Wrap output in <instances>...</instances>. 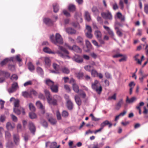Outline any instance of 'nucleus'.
<instances>
[{"instance_id": "f257e3e1", "label": "nucleus", "mask_w": 148, "mask_h": 148, "mask_svg": "<svg viewBox=\"0 0 148 148\" xmlns=\"http://www.w3.org/2000/svg\"><path fill=\"white\" fill-rule=\"evenodd\" d=\"M58 47L59 49L64 53H62L61 51H52L50 48L47 47L44 48L43 51L45 52L48 54H55L57 53L59 56L64 59H69L71 58L69 56V52L66 49L60 46H58Z\"/></svg>"}, {"instance_id": "f03ea898", "label": "nucleus", "mask_w": 148, "mask_h": 148, "mask_svg": "<svg viewBox=\"0 0 148 148\" xmlns=\"http://www.w3.org/2000/svg\"><path fill=\"white\" fill-rule=\"evenodd\" d=\"M49 38L51 42L55 45L58 44H62L63 43V39L61 35L58 33H57L55 37L53 34H51Z\"/></svg>"}, {"instance_id": "7ed1b4c3", "label": "nucleus", "mask_w": 148, "mask_h": 148, "mask_svg": "<svg viewBox=\"0 0 148 148\" xmlns=\"http://www.w3.org/2000/svg\"><path fill=\"white\" fill-rule=\"evenodd\" d=\"M92 87L98 94H100L101 93L102 90V87L98 80H95L94 83L92 84Z\"/></svg>"}, {"instance_id": "20e7f679", "label": "nucleus", "mask_w": 148, "mask_h": 148, "mask_svg": "<svg viewBox=\"0 0 148 148\" xmlns=\"http://www.w3.org/2000/svg\"><path fill=\"white\" fill-rule=\"evenodd\" d=\"M66 46L69 49L77 53H80L82 52L81 49L77 45H74L71 47L68 44H66Z\"/></svg>"}, {"instance_id": "39448f33", "label": "nucleus", "mask_w": 148, "mask_h": 148, "mask_svg": "<svg viewBox=\"0 0 148 148\" xmlns=\"http://www.w3.org/2000/svg\"><path fill=\"white\" fill-rule=\"evenodd\" d=\"M58 97H59L57 95L54 96L53 98L51 97H49L47 99L48 103L51 104H52L53 105H56L57 104V100L55 99L56 98H57Z\"/></svg>"}, {"instance_id": "423d86ee", "label": "nucleus", "mask_w": 148, "mask_h": 148, "mask_svg": "<svg viewBox=\"0 0 148 148\" xmlns=\"http://www.w3.org/2000/svg\"><path fill=\"white\" fill-rule=\"evenodd\" d=\"M72 59L73 61L78 63H81L83 62L82 58L79 55L75 54L72 58Z\"/></svg>"}, {"instance_id": "0eeeda50", "label": "nucleus", "mask_w": 148, "mask_h": 148, "mask_svg": "<svg viewBox=\"0 0 148 148\" xmlns=\"http://www.w3.org/2000/svg\"><path fill=\"white\" fill-rule=\"evenodd\" d=\"M101 16L103 18L105 19L111 20L112 19V16L111 13L109 11L101 13Z\"/></svg>"}, {"instance_id": "6e6552de", "label": "nucleus", "mask_w": 148, "mask_h": 148, "mask_svg": "<svg viewBox=\"0 0 148 148\" xmlns=\"http://www.w3.org/2000/svg\"><path fill=\"white\" fill-rule=\"evenodd\" d=\"M18 86L17 83L14 82L12 85V87L8 89V92L10 93H12L15 92L18 88Z\"/></svg>"}, {"instance_id": "1a4fd4ad", "label": "nucleus", "mask_w": 148, "mask_h": 148, "mask_svg": "<svg viewBox=\"0 0 148 148\" xmlns=\"http://www.w3.org/2000/svg\"><path fill=\"white\" fill-rule=\"evenodd\" d=\"M53 67L55 70L51 71V72L56 74H58L60 73V66L59 65L56 63H53Z\"/></svg>"}, {"instance_id": "9d476101", "label": "nucleus", "mask_w": 148, "mask_h": 148, "mask_svg": "<svg viewBox=\"0 0 148 148\" xmlns=\"http://www.w3.org/2000/svg\"><path fill=\"white\" fill-rule=\"evenodd\" d=\"M14 57H11L10 58H6L0 62V65L1 66H3L5 65L9 61H12V62H14Z\"/></svg>"}, {"instance_id": "9b49d317", "label": "nucleus", "mask_w": 148, "mask_h": 148, "mask_svg": "<svg viewBox=\"0 0 148 148\" xmlns=\"http://www.w3.org/2000/svg\"><path fill=\"white\" fill-rule=\"evenodd\" d=\"M65 31L69 34H76V31L71 27H66L64 29Z\"/></svg>"}, {"instance_id": "f8f14e48", "label": "nucleus", "mask_w": 148, "mask_h": 148, "mask_svg": "<svg viewBox=\"0 0 148 148\" xmlns=\"http://www.w3.org/2000/svg\"><path fill=\"white\" fill-rule=\"evenodd\" d=\"M36 104L37 107L40 108L42 110V114H44L45 113L44 107L41 102L40 101H37L36 102Z\"/></svg>"}, {"instance_id": "ddd939ff", "label": "nucleus", "mask_w": 148, "mask_h": 148, "mask_svg": "<svg viewBox=\"0 0 148 148\" xmlns=\"http://www.w3.org/2000/svg\"><path fill=\"white\" fill-rule=\"evenodd\" d=\"M43 22L47 25L50 26L53 24V21L48 18H45L43 19Z\"/></svg>"}, {"instance_id": "4468645a", "label": "nucleus", "mask_w": 148, "mask_h": 148, "mask_svg": "<svg viewBox=\"0 0 148 148\" xmlns=\"http://www.w3.org/2000/svg\"><path fill=\"white\" fill-rule=\"evenodd\" d=\"M15 127V124L10 122H8L6 125V128L8 130H10Z\"/></svg>"}, {"instance_id": "2eb2a0df", "label": "nucleus", "mask_w": 148, "mask_h": 148, "mask_svg": "<svg viewBox=\"0 0 148 148\" xmlns=\"http://www.w3.org/2000/svg\"><path fill=\"white\" fill-rule=\"evenodd\" d=\"M107 125H108V127H110L112 124L111 123H110L108 120H106L103 122L100 125V126L103 129V127Z\"/></svg>"}, {"instance_id": "dca6fc26", "label": "nucleus", "mask_w": 148, "mask_h": 148, "mask_svg": "<svg viewBox=\"0 0 148 148\" xmlns=\"http://www.w3.org/2000/svg\"><path fill=\"white\" fill-rule=\"evenodd\" d=\"M104 29L108 32V34L112 37L113 38L114 36V34L113 31L108 27L104 25L103 26Z\"/></svg>"}, {"instance_id": "f3484780", "label": "nucleus", "mask_w": 148, "mask_h": 148, "mask_svg": "<svg viewBox=\"0 0 148 148\" xmlns=\"http://www.w3.org/2000/svg\"><path fill=\"white\" fill-rule=\"evenodd\" d=\"M29 127L31 132L34 134L36 128L33 123L32 122H29Z\"/></svg>"}, {"instance_id": "a211bd4d", "label": "nucleus", "mask_w": 148, "mask_h": 148, "mask_svg": "<svg viewBox=\"0 0 148 148\" xmlns=\"http://www.w3.org/2000/svg\"><path fill=\"white\" fill-rule=\"evenodd\" d=\"M13 139L15 144L16 145L19 144V137L18 134H14Z\"/></svg>"}, {"instance_id": "6ab92c4d", "label": "nucleus", "mask_w": 148, "mask_h": 148, "mask_svg": "<svg viewBox=\"0 0 148 148\" xmlns=\"http://www.w3.org/2000/svg\"><path fill=\"white\" fill-rule=\"evenodd\" d=\"M137 99L136 97H133L131 98L130 99H129L128 97H127L126 102L129 103H132L134 102L135 101H136Z\"/></svg>"}, {"instance_id": "aec40b11", "label": "nucleus", "mask_w": 148, "mask_h": 148, "mask_svg": "<svg viewBox=\"0 0 148 148\" xmlns=\"http://www.w3.org/2000/svg\"><path fill=\"white\" fill-rule=\"evenodd\" d=\"M123 103L122 99H121L115 105V108L118 110H119L121 108V106Z\"/></svg>"}, {"instance_id": "412c9836", "label": "nucleus", "mask_w": 148, "mask_h": 148, "mask_svg": "<svg viewBox=\"0 0 148 148\" xmlns=\"http://www.w3.org/2000/svg\"><path fill=\"white\" fill-rule=\"evenodd\" d=\"M75 99L76 103L78 106H79L81 105L82 101L79 96L78 95H76L75 96Z\"/></svg>"}, {"instance_id": "4be33fe9", "label": "nucleus", "mask_w": 148, "mask_h": 148, "mask_svg": "<svg viewBox=\"0 0 148 148\" xmlns=\"http://www.w3.org/2000/svg\"><path fill=\"white\" fill-rule=\"evenodd\" d=\"M44 61L46 66H49L50 65L51 60L49 58L47 57H44Z\"/></svg>"}, {"instance_id": "5701e85b", "label": "nucleus", "mask_w": 148, "mask_h": 148, "mask_svg": "<svg viewBox=\"0 0 148 148\" xmlns=\"http://www.w3.org/2000/svg\"><path fill=\"white\" fill-rule=\"evenodd\" d=\"M76 40L77 42L81 45L83 46V39L82 37L79 36H78Z\"/></svg>"}, {"instance_id": "b1692460", "label": "nucleus", "mask_w": 148, "mask_h": 148, "mask_svg": "<svg viewBox=\"0 0 148 148\" xmlns=\"http://www.w3.org/2000/svg\"><path fill=\"white\" fill-rule=\"evenodd\" d=\"M67 106L68 109L69 110H71L72 109L73 104L72 102L70 99H68L66 101Z\"/></svg>"}, {"instance_id": "393cba45", "label": "nucleus", "mask_w": 148, "mask_h": 148, "mask_svg": "<svg viewBox=\"0 0 148 148\" xmlns=\"http://www.w3.org/2000/svg\"><path fill=\"white\" fill-rule=\"evenodd\" d=\"M84 15L86 20L87 21H90L91 20V18L89 12L87 11H85L84 12Z\"/></svg>"}, {"instance_id": "a878e982", "label": "nucleus", "mask_w": 148, "mask_h": 148, "mask_svg": "<svg viewBox=\"0 0 148 148\" xmlns=\"http://www.w3.org/2000/svg\"><path fill=\"white\" fill-rule=\"evenodd\" d=\"M51 89L53 92H57L58 90V86L57 85H54V84L51 86Z\"/></svg>"}, {"instance_id": "bb28decb", "label": "nucleus", "mask_w": 148, "mask_h": 148, "mask_svg": "<svg viewBox=\"0 0 148 148\" xmlns=\"http://www.w3.org/2000/svg\"><path fill=\"white\" fill-rule=\"evenodd\" d=\"M82 14L81 13H76L75 15V18L80 22L82 21V19L81 17Z\"/></svg>"}, {"instance_id": "cd10ccee", "label": "nucleus", "mask_w": 148, "mask_h": 148, "mask_svg": "<svg viewBox=\"0 0 148 148\" xmlns=\"http://www.w3.org/2000/svg\"><path fill=\"white\" fill-rule=\"evenodd\" d=\"M45 82L46 84L50 86V87L54 84V82L49 79H46L45 80Z\"/></svg>"}, {"instance_id": "c85d7f7f", "label": "nucleus", "mask_w": 148, "mask_h": 148, "mask_svg": "<svg viewBox=\"0 0 148 148\" xmlns=\"http://www.w3.org/2000/svg\"><path fill=\"white\" fill-rule=\"evenodd\" d=\"M95 34L97 39L101 38L102 34L101 32L99 30H97L95 31Z\"/></svg>"}, {"instance_id": "c756f323", "label": "nucleus", "mask_w": 148, "mask_h": 148, "mask_svg": "<svg viewBox=\"0 0 148 148\" xmlns=\"http://www.w3.org/2000/svg\"><path fill=\"white\" fill-rule=\"evenodd\" d=\"M117 17L121 19V21H124L125 20V17L123 16L122 14L120 12H118L116 14Z\"/></svg>"}, {"instance_id": "7c9ffc66", "label": "nucleus", "mask_w": 148, "mask_h": 148, "mask_svg": "<svg viewBox=\"0 0 148 148\" xmlns=\"http://www.w3.org/2000/svg\"><path fill=\"white\" fill-rule=\"evenodd\" d=\"M92 11L95 14H99V12L98 9L96 6H93L91 9Z\"/></svg>"}, {"instance_id": "2f4dec72", "label": "nucleus", "mask_w": 148, "mask_h": 148, "mask_svg": "<svg viewBox=\"0 0 148 148\" xmlns=\"http://www.w3.org/2000/svg\"><path fill=\"white\" fill-rule=\"evenodd\" d=\"M53 5L54 12L55 13L57 12L59 9L58 5L56 3H54L53 4Z\"/></svg>"}, {"instance_id": "473e14b6", "label": "nucleus", "mask_w": 148, "mask_h": 148, "mask_svg": "<svg viewBox=\"0 0 148 148\" xmlns=\"http://www.w3.org/2000/svg\"><path fill=\"white\" fill-rule=\"evenodd\" d=\"M28 68L31 71H33L34 69V67L33 64L29 62L28 64Z\"/></svg>"}, {"instance_id": "72a5a7b5", "label": "nucleus", "mask_w": 148, "mask_h": 148, "mask_svg": "<svg viewBox=\"0 0 148 148\" xmlns=\"http://www.w3.org/2000/svg\"><path fill=\"white\" fill-rule=\"evenodd\" d=\"M22 96L25 97H31L30 92H28L27 91L23 92H22Z\"/></svg>"}, {"instance_id": "f704fd0d", "label": "nucleus", "mask_w": 148, "mask_h": 148, "mask_svg": "<svg viewBox=\"0 0 148 148\" xmlns=\"http://www.w3.org/2000/svg\"><path fill=\"white\" fill-rule=\"evenodd\" d=\"M72 85L73 89L74 91L75 92L77 93H78L79 91V89L78 86L75 84H73Z\"/></svg>"}, {"instance_id": "c9c22d12", "label": "nucleus", "mask_w": 148, "mask_h": 148, "mask_svg": "<svg viewBox=\"0 0 148 148\" xmlns=\"http://www.w3.org/2000/svg\"><path fill=\"white\" fill-rule=\"evenodd\" d=\"M15 58L16 60L19 62V65L20 66H21L22 65V64L21 63V59L20 58V55H18L16 56L15 57Z\"/></svg>"}, {"instance_id": "e433bc0d", "label": "nucleus", "mask_w": 148, "mask_h": 148, "mask_svg": "<svg viewBox=\"0 0 148 148\" xmlns=\"http://www.w3.org/2000/svg\"><path fill=\"white\" fill-rule=\"evenodd\" d=\"M14 108H19V101L18 99H16L15 100L14 103Z\"/></svg>"}, {"instance_id": "4c0bfd02", "label": "nucleus", "mask_w": 148, "mask_h": 148, "mask_svg": "<svg viewBox=\"0 0 148 148\" xmlns=\"http://www.w3.org/2000/svg\"><path fill=\"white\" fill-rule=\"evenodd\" d=\"M68 9L71 12H73L75 10V6L73 4H70L68 6Z\"/></svg>"}, {"instance_id": "58836bf2", "label": "nucleus", "mask_w": 148, "mask_h": 148, "mask_svg": "<svg viewBox=\"0 0 148 148\" xmlns=\"http://www.w3.org/2000/svg\"><path fill=\"white\" fill-rule=\"evenodd\" d=\"M48 121L53 125L55 124L56 122V120L55 119L51 117L48 118Z\"/></svg>"}, {"instance_id": "ea45409f", "label": "nucleus", "mask_w": 148, "mask_h": 148, "mask_svg": "<svg viewBox=\"0 0 148 148\" xmlns=\"http://www.w3.org/2000/svg\"><path fill=\"white\" fill-rule=\"evenodd\" d=\"M14 146L13 143L11 141L8 142L6 144V147L7 148H12Z\"/></svg>"}, {"instance_id": "a19ab883", "label": "nucleus", "mask_w": 148, "mask_h": 148, "mask_svg": "<svg viewBox=\"0 0 148 148\" xmlns=\"http://www.w3.org/2000/svg\"><path fill=\"white\" fill-rule=\"evenodd\" d=\"M115 29L116 30L117 34L118 36L120 37L122 35V34L119 30V28L115 26Z\"/></svg>"}, {"instance_id": "79ce46f5", "label": "nucleus", "mask_w": 148, "mask_h": 148, "mask_svg": "<svg viewBox=\"0 0 148 148\" xmlns=\"http://www.w3.org/2000/svg\"><path fill=\"white\" fill-rule=\"evenodd\" d=\"M90 72L92 76L93 77L96 76L98 74L97 71L94 69H92Z\"/></svg>"}, {"instance_id": "37998d69", "label": "nucleus", "mask_w": 148, "mask_h": 148, "mask_svg": "<svg viewBox=\"0 0 148 148\" xmlns=\"http://www.w3.org/2000/svg\"><path fill=\"white\" fill-rule=\"evenodd\" d=\"M5 136L6 139L9 140L11 136V135L9 132L6 131L5 132Z\"/></svg>"}, {"instance_id": "c03bdc74", "label": "nucleus", "mask_w": 148, "mask_h": 148, "mask_svg": "<svg viewBox=\"0 0 148 148\" xmlns=\"http://www.w3.org/2000/svg\"><path fill=\"white\" fill-rule=\"evenodd\" d=\"M139 56V54H137L134 56V58L135 60L136 61L138 64H141V61H140V60L138 58V57Z\"/></svg>"}, {"instance_id": "a18cd8bd", "label": "nucleus", "mask_w": 148, "mask_h": 148, "mask_svg": "<svg viewBox=\"0 0 148 148\" xmlns=\"http://www.w3.org/2000/svg\"><path fill=\"white\" fill-rule=\"evenodd\" d=\"M89 116L91 117L92 120L95 121H97L100 120V118H97L95 117L93 114H90Z\"/></svg>"}, {"instance_id": "49530a36", "label": "nucleus", "mask_w": 148, "mask_h": 148, "mask_svg": "<svg viewBox=\"0 0 148 148\" xmlns=\"http://www.w3.org/2000/svg\"><path fill=\"white\" fill-rule=\"evenodd\" d=\"M14 112L17 115H19L21 113L20 107L18 108H14Z\"/></svg>"}, {"instance_id": "de8ad7c7", "label": "nucleus", "mask_w": 148, "mask_h": 148, "mask_svg": "<svg viewBox=\"0 0 148 148\" xmlns=\"http://www.w3.org/2000/svg\"><path fill=\"white\" fill-rule=\"evenodd\" d=\"M62 72L68 74L69 73V70L68 68L66 67H64L62 69Z\"/></svg>"}, {"instance_id": "09e8293b", "label": "nucleus", "mask_w": 148, "mask_h": 148, "mask_svg": "<svg viewBox=\"0 0 148 148\" xmlns=\"http://www.w3.org/2000/svg\"><path fill=\"white\" fill-rule=\"evenodd\" d=\"M29 107L30 110L32 111H34L36 109L34 105L32 103L29 104Z\"/></svg>"}, {"instance_id": "8fccbe9b", "label": "nucleus", "mask_w": 148, "mask_h": 148, "mask_svg": "<svg viewBox=\"0 0 148 148\" xmlns=\"http://www.w3.org/2000/svg\"><path fill=\"white\" fill-rule=\"evenodd\" d=\"M85 42L86 47L89 49L91 48V45L90 42L88 40H86Z\"/></svg>"}, {"instance_id": "3c124183", "label": "nucleus", "mask_w": 148, "mask_h": 148, "mask_svg": "<svg viewBox=\"0 0 148 148\" xmlns=\"http://www.w3.org/2000/svg\"><path fill=\"white\" fill-rule=\"evenodd\" d=\"M37 71L38 73L42 75L43 73V72L42 69L40 67H38L37 68Z\"/></svg>"}, {"instance_id": "603ef678", "label": "nucleus", "mask_w": 148, "mask_h": 148, "mask_svg": "<svg viewBox=\"0 0 148 148\" xmlns=\"http://www.w3.org/2000/svg\"><path fill=\"white\" fill-rule=\"evenodd\" d=\"M44 92L47 99V98L51 97V96L49 91L48 90H44Z\"/></svg>"}, {"instance_id": "864d4df0", "label": "nucleus", "mask_w": 148, "mask_h": 148, "mask_svg": "<svg viewBox=\"0 0 148 148\" xmlns=\"http://www.w3.org/2000/svg\"><path fill=\"white\" fill-rule=\"evenodd\" d=\"M44 92L47 99V98L51 97V96L49 91L48 90H44Z\"/></svg>"}, {"instance_id": "5fc2aeb1", "label": "nucleus", "mask_w": 148, "mask_h": 148, "mask_svg": "<svg viewBox=\"0 0 148 148\" xmlns=\"http://www.w3.org/2000/svg\"><path fill=\"white\" fill-rule=\"evenodd\" d=\"M29 116L31 119H35L36 117V115L33 112H30L29 113Z\"/></svg>"}, {"instance_id": "6e6d98bb", "label": "nucleus", "mask_w": 148, "mask_h": 148, "mask_svg": "<svg viewBox=\"0 0 148 148\" xmlns=\"http://www.w3.org/2000/svg\"><path fill=\"white\" fill-rule=\"evenodd\" d=\"M86 32H92V30L91 27L88 25H86Z\"/></svg>"}, {"instance_id": "4d7b16f0", "label": "nucleus", "mask_w": 148, "mask_h": 148, "mask_svg": "<svg viewBox=\"0 0 148 148\" xmlns=\"http://www.w3.org/2000/svg\"><path fill=\"white\" fill-rule=\"evenodd\" d=\"M69 113L68 112L65 110L63 111L62 113V116L64 117H66L68 116Z\"/></svg>"}, {"instance_id": "13d9d810", "label": "nucleus", "mask_w": 148, "mask_h": 148, "mask_svg": "<svg viewBox=\"0 0 148 148\" xmlns=\"http://www.w3.org/2000/svg\"><path fill=\"white\" fill-rule=\"evenodd\" d=\"M8 68L12 71L15 70V67L14 65L10 64L8 65Z\"/></svg>"}, {"instance_id": "bf43d9fd", "label": "nucleus", "mask_w": 148, "mask_h": 148, "mask_svg": "<svg viewBox=\"0 0 148 148\" xmlns=\"http://www.w3.org/2000/svg\"><path fill=\"white\" fill-rule=\"evenodd\" d=\"M91 33L92 32H86V36L88 38H91L92 37V35Z\"/></svg>"}, {"instance_id": "052dcab7", "label": "nucleus", "mask_w": 148, "mask_h": 148, "mask_svg": "<svg viewBox=\"0 0 148 148\" xmlns=\"http://www.w3.org/2000/svg\"><path fill=\"white\" fill-rule=\"evenodd\" d=\"M57 143L56 142H53L51 143L50 146V148H55L56 146Z\"/></svg>"}, {"instance_id": "680f3d73", "label": "nucleus", "mask_w": 148, "mask_h": 148, "mask_svg": "<svg viewBox=\"0 0 148 148\" xmlns=\"http://www.w3.org/2000/svg\"><path fill=\"white\" fill-rule=\"evenodd\" d=\"M144 105V103L143 102H141L136 107V108L137 109H141L140 107L143 106Z\"/></svg>"}, {"instance_id": "e2e57ef3", "label": "nucleus", "mask_w": 148, "mask_h": 148, "mask_svg": "<svg viewBox=\"0 0 148 148\" xmlns=\"http://www.w3.org/2000/svg\"><path fill=\"white\" fill-rule=\"evenodd\" d=\"M63 13L67 17H69L70 16V13L67 10H64L63 11Z\"/></svg>"}, {"instance_id": "0e129e2a", "label": "nucleus", "mask_w": 148, "mask_h": 148, "mask_svg": "<svg viewBox=\"0 0 148 148\" xmlns=\"http://www.w3.org/2000/svg\"><path fill=\"white\" fill-rule=\"evenodd\" d=\"M24 138V140L25 141H27L29 138V136L28 134L26 133L23 136Z\"/></svg>"}, {"instance_id": "69168bd1", "label": "nucleus", "mask_w": 148, "mask_h": 148, "mask_svg": "<svg viewBox=\"0 0 148 148\" xmlns=\"http://www.w3.org/2000/svg\"><path fill=\"white\" fill-rule=\"evenodd\" d=\"M30 94L31 97H32V95H36L37 94V92L34 90H32L30 91Z\"/></svg>"}, {"instance_id": "338daca9", "label": "nucleus", "mask_w": 148, "mask_h": 148, "mask_svg": "<svg viewBox=\"0 0 148 148\" xmlns=\"http://www.w3.org/2000/svg\"><path fill=\"white\" fill-rule=\"evenodd\" d=\"M41 123L44 127H47V123L44 120H42L41 121Z\"/></svg>"}, {"instance_id": "774afa93", "label": "nucleus", "mask_w": 148, "mask_h": 148, "mask_svg": "<svg viewBox=\"0 0 148 148\" xmlns=\"http://www.w3.org/2000/svg\"><path fill=\"white\" fill-rule=\"evenodd\" d=\"M144 11L146 14H148V4L145 5Z\"/></svg>"}]
</instances>
